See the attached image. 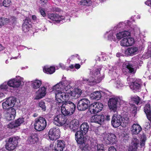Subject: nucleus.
<instances>
[{"instance_id": "nucleus-34", "label": "nucleus", "mask_w": 151, "mask_h": 151, "mask_svg": "<svg viewBox=\"0 0 151 151\" xmlns=\"http://www.w3.org/2000/svg\"><path fill=\"white\" fill-rule=\"evenodd\" d=\"M71 81H65L64 83L65 84V85H63V88H64L65 90L67 92L65 93L68 95L69 93L68 92L71 91L70 89L72 88V86L71 85Z\"/></svg>"}, {"instance_id": "nucleus-7", "label": "nucleus", "mask_w": 151, "mask_h": 151, "mask_svg": "<svg viewBox=\"0 0 151 151\" xmlns=\"http://www.w3.org/2000/svg\"><path fill=\"white\" fill-rule=\"evenodd\" d=\"M23 78H22L19 76H16V78L10 80L7 83H6L8 87L9 86L13 88H17L22 84V82L23 83ZM8 88L7 90H8Z\"/></svg>"}, {"instance_id": "nucleus-14", "label": "nucleus", "mask_w": 151, "mask_h": 151, "mask_svg": "<svg viewBox=\"0 0 151 151\" xmlns=\"http://www.w3.org/2000/svg\"><path fill=\"white\" fill-rule=\"evenodd\" d=\"M4 116L8 120L14 119L15 116L16 112L14 109H11L4 111Z\"/></svg>"}, {"instance_id": "nucleus-28", "label": "nucleus", "mask_w": 151, "mask_h": 151, "mask_svg": "<svg viewBox=\"0 0 151 151\" xmlns=\"http://www.w3.org/2000/svg\"><path fill=\"white\" fill-rule=\"evenodd\" d=\"M131 131L133 134H138L142 130V128L138 124H134L132 126Z\"/></svg>"}, {"instance_id": "nucleus-48", "label": "nucleus", "mask_w": 151, "mask_h": 151, "mask_svg": "<svg viewBox=\"0 0 151 151\" xmlns=\"http://www.w3.org/2000/svg\"><path fill=\"white\" fill-rule=\"evenodd\" d=\"M69 94H70V96L73 97L75 99H76L79 97V96H78L77 93H75L73 90L72 91L68 92Z\"/></svg>"}, {"instance_id": "nucleus-8", "label": "nucleus", "mask_w": 151, "mask_h": 151, "mask_svg": "<svg viewBox=\"0 0 151 151\" xmlns=\"http://www.w3.org/2000/svg\"><path fill=\"white\" fill-rule=\"evenodd\" d=\"M103 105L99 102H95L90 106L89 111L91 114H96L100 112L102 109Z\"/></svg>"}, {"instance_id": "nucleus-5", "label": "nucleus", "mask_w": 151, "mask_h": 151, "mask_svg": "<svg viewBox=\"0 0 151 151\" xmlns=\"http://www.w3.org/2000/svg\"><path fill=\"white\" fill-rule=\"evenodd\" d=\"M47 124V121L45 118L40 116L35 119L34 126L36 130L41 131L45 129Z\"/></svg>"}, {"instance_id": "nucleus-49", "label": "nucleus", "mask_w": 151, "mask_h": 151, "mask_svg": "<svg viewBox=\"0 0 151 151\" xmlns=\"http://www.w3.org/2000/svg\"><path fill=\"white\" fill-rule=\"evenodd\" d=\"M115 84L116 87L118 88L122 87L124 86L123 83L119 80L116 81L115 83Z\"/></svg>"}, {"instance_id": "nucleus-35", "label": "nucleus", "mask_w": 151, "mask_h": 151, "mask_svg": "<svg viewBox=\"0 0 151 151\" xmlns=\"http://www.w3.org/2000/svg\"><path fill=\"white\" fill-rule=\"evenodd\" d=\"M115 35L113 33V31H110L109 32H107L105 34V36H107L108 39L110 40H113L114 41H115L116 40V38L115 37V36L114 35Z\"/></svg>"}, {"instance_id": "nucleus-62", "label": "nucleus", "mask_w": 151, "mask_h": 151, "mask_svg": "<svg viewBox=\"0 0 151 151\" xmlns=\"http://www.w3.org/2000/svg\"><path fill=\"white\" fill-rule=\"evenodd\" d=\"M131 107L132 109H133V110L134 111V113H135V112H136V110H137V108L136 107L135 105L133 104L132 105Z\"/></svg>"}, {"instance_id": "nucleus-41", "label": "nucleus", "mask_w": 151, "mask_h": 151, "mask_svg": "<svg viewBox=\"0 0 151 151\" xmlns=\"http://www.w3.org/2000/svg\"><path fill=\"white\" fill-rule=\"evenodd\" d=\"M146 140V137L144 134H143L141 136L140 145L141 147H144L145 142Z\"/></svg>"}, {"instance_id": "nucleus-30", "label": "nucleus", "mask_w": 151, "mask_h": 151, "mask_svg": "<svg viewBox=\"0 0 151 151\" xmlns=\"http://www.w3.org/2000/svg\"><path fill=\"white\" fill-rule=\"evenodd\" d=\"M131 24L130 21H127L125 23L122 22L119 23L116 27V28H121V29H126V27L127 28L128 26H131Z\"/></svg>"}, {"instance_id": "nucleus-26", "label": "nucleus", "mask_w": 151, "mask_h": 151, "mask_svg": "<svg viewBox=\"0 0 151 151\" xmlns=\"http://www.w3.org/2000/svg\"><path fill=\"white\" fill-rule=\"evenodd\" d=\"M138 48L136 47H132L128 48L125 51V54L127 56H133L137 54Z\"/></svg>"}, {"instance_id": "nucleus-42", "label": "nucleus", "mask_w": 151, "mask_h": 151, "mask_svg": "<svg viewBox=\"0 0 151 151\" xmlns=\"http://www.w3.org/2000/svg\"><path fill=\"white\" fill-rule=\"evenodd\" d=\"M144 111L145 114L151 112L150 106L149 104H146L144 107Z\"/></svg>"}, {"instance_id": "nucleus-43", "label": "nucleus", "mask_w": 151, "mask_h": 151, "mask_svg": "<svg viewBox=\"0 0 151 151\" xmlns=\"http://www.w3.org/2000/svg\"><path fill=\"white\" fill-rule=\"evenodd\" d=\"M38 106L41 108L42 110L45 111L46 110V106L45 102L43 101H41L38 104Z\"/></svg>"}, {"instance_id": "nucleus-50", "label": "nucleus", "mask_w": 151, "mask_h": 151, "mask_svg": "<svg viewBox=\"0 0 151 151\" xmlns=\"http://www.w3.org/2000/svg\"><path fill=\"white\" fill-rule=\"evenodd\" d=\"M121 45L123 46H127V38H124L121 41Z\"/></svg>"}, {"instance_id": "nucleus-27", "label": "nucleus", "mask_w": 151, "mask_h": 151, "mask_svg": "<svg viewBox=\"0 0 151 151\" xmlns=\"http://www.w3.org/2000/svg\"><path fill=\"white\" fill-rule=\"evenodd\" d=\"M8 86L6 83H4L0 86V99L4 98L5 97L4 93H6L8 91Z\"/></svg>"}, {"instance_id": "nucleus-25", "label": "nucleus", "mask_w": 151, "mask_h": 151, "mask_svg": "<svg viewBox=\"0 0 151 151\" xmlns=\"http://www.w3.org/2000/svg\"><path fill=\"white\" fill-rule=\"evenodd\" d=\"M38 140L37 134L34 133L31 134L28 137L27 139V142L30 144H33L36 143Z\"/></svg>"}, {"instance_id": "nucleus-1", "label": "nucleus", "mask_w": 151, "mask_h": 151, "mask_svg": "<svg viewBox=\"0 0 151 151\" xmlns=\"http://www.w3.org/2000/svg\"><path fill=\"white\" fill-rule=\"evenodd\" d=\"M69 96L67 93H58L56 94V106L58 107H60L61 112L65 116L70 115L74 112L76 106L74 103L70 101H68Z\"/></svg>"}, {"instance_id": "nucleus-47", "label": "nucleus", "mask_w": 151, "mask_h": 151, "mask_svg": "<svg viewBox=\"0 0 151 151\" xmlns=\"http://www.w3.org/2000/svg\"><path fill=\"white\" fill-rule=\"evenodd\" d=\"M127 40L128 46L132 45L134 42V40L132 38L129 37L127 38Z\"/></svg>"}, {"instance_id": "nucleus-18", "label": "nucleus", "mask_w": 151, "mask_h": 151, "mask_svg": "<svg viewBox=\"0 0 151 151\" xmlns=\"http://www.w3.org/2000/svg\"><path fill=\"white\" fill-rule=\"evenodd\" d=\"M104 120V117L103 115H95L92 116L90 119V121L92 122H94L101 124Z\"/></svg>"}, {"instance_id": "nucleus-17", "label": "nucleus", "mask_w": 151, "mask_h": 151, "mask_svg": "<svg viewBox=\"0 0 151 151\" xmlns=\"http://www.w3.org/2000/svg\"><path fill=\"white\" fill-rule=\"evenodd\" d=\"M48 18L52 21L59 23L63 20L67 21L65 18L62 16H60L57 14H51L48 15Z\"/></svg>"}, {"instance_id": "nucleus-55", "label": "nucleus", "mask_w": 151, "mask_h": 151, "mask_svg": "<svg viewBox=\"0 0 151 151\" xmlns=\"http://www.w3.org/2000/svg\"><path fill=\"white\" fill-rule=\"evenodd\" d=\"M40 12L41 15L43 17H44L46 16V14L45 13V11L44 10V9H40Z\"/></svg>"}, {"instance_id": "nucleus-6", "label": "nucleus", "mask_w": 151, "mask_h": 151, "mask_svg": "<svg viewBox=\"0 0 151 151\" xmlns=\"http://www.w3.org/2000/svg\"><path fill=\"white\" fill-rule=\"evenodd\" d=\"M19 139L18 136L10 138L6 145V149L9 150H14L17 145Z\"/></svg>"}, {"instance_id": "nucleus-44", "label": "nucleus", "mask_w": 151, "mask_h": 151, "mask_svg": "<svg viewBox=\"0 0 151 151\" xmlns=\"http://www.w3.org/2000/svg\"><path fill=\"white\" fill-rule=\"evenodd\" d=\"M79 147L81 151H90L88 145L87 144L84 146H79Z\"/></svg>"}, {"instance_id": "nucleus-31", "label": "nucleus", "mask_w": 151, "mask_h": 151, "mask_svg": "<svg viewBox=\"0 0 151 151\" xmlns=\"http://www.w3.org/2000/svg\"><path fill=\"white\" fill-rule=\"evenodd\" d=\"M63 85L62 84V82H60L59 83L57 84L56 85L54 86L53 87V90L56 91L55 93V98H56V94L58 93H63L60 91V89L63 88Z\"/></svg>"}, {"instance_id": "nucleus-9", "label": "nucleus", "mask_w": 151, "mask_h": 151, "mask_svg": "<svg viewBox=\"0 0 151 151\" xmlns=\"http://www.w3.org/2000/svg\"><path fill=\"white\" fill-rule=\"evenodd\" d=\"M54 123L59 126H63L65 124H68V122L66 119V117L62 114L57 115L55 117L53 121Z\"/></svg>"}, {"instance_id": "nucleus-10", "label": "nucleus", "mask_w": 151, "mask_h": 151, "mask_svg": "<svg viewBox=\"0 0 151 151\" xmlns=\"http://www.w3.org/2000/svg\"><path fill=\"white\" fill-rule=\"evenodd\" d=\"M16 100L14 97H9L2 104V106L4 109L8 110L12 108L15 105Z\"/></svg>"}, {"instance_id": "nucleus-15", "label": "nucleus", "mask_w": 151, "mask_h": 151, "mask_svg": "<svg viewBox=\"0 0 151 151\" xmlns=\"http://www.w3.org/2000/svg\"><path fill=\"white\" fill-rule=\"evenodd\" d=\"M85 134H82L81 132L77 131L75 134L76 139L79 146L83 145L84 146L86 145V138L84 137Z\"/></svg>"}, {"instance_id": "nucleus-64", "label": "nucleus", "mask_w": 151, "mask_h": 151, "mask_svg": "<svg viewBox=\"0 0 151 151\" xmlns=\"http://www.w3.org/2000/svg\"><path fill=\"white\" fill-rule=\"evenodd\" d=\"M60 66V67L63 70L65 69L66 70V68L65 67V66L62 63H60L59 64Z\"/></svg>"}, {"instance_id": "nucleus-63", "label": "nucleus", "mask_w": 151, "mask_h": 151, "mask_svg": "<svg viewBox=\"0 0 151 151\" xmlns=\"http://www.w3.org/2000/svg\"><path fill=\"white\" fill-rule=\"evenodd\" d=\"M74 65L75 68L77 69H79L81 67V65L79 64H76Z\"/></svg>"}, {"instance_id": "nucleus-24", "label": "nucleus", "mask_w": 151, "mask_h": 151, "mask_svg": "<svg viewBox=\"0 0 151 151\" xmlns=\"http://www.w3.org/2000/svg\"><path fill=\"white\" fill-rule=\"evenodd\" d=\"M69 127L72 131L75 132L79 127V122L77 119H74L71 121L69 124Z\"/></svg>"}, {"instance_id": "nucleus-13", "label": "nucleus", "mask_w": 151, "mask_h": 151, "mask_svg": "<svg viewBox=\"0 0 151 151\" xmlns=\"http://www.w3.org/2000/svg\"><path fill=\"white\" fill-rule=\"evenodd\" d=\"M104 139L108 144H113L116 142V137L114 134L108 133L104 134Z\"/></svg>"}, {"instance_id": "nucleus-39", "label": "nucleus", "mask_w": 151, "mask_h": 151, "mask_svg": "<svg viewBox=\"0 0 151 151\" xmlns=\"http://www.w3.org/2000/svg\"><path fill=\"white\" fill-rule=\"evenodd\" d=\"M92 1L91 0H81L79 3L80 5L89 6L91 4Z\"/></svg>"}, {"instance_id": "nucleus-33", "label": "nucleus", "mask_w": 151, "mask_h": 151, "mask_svg": "<svg viewBox=\"0 0 151 151\" xmlns=\"http://www.w3.org/2000/svg\"><path fill=\"white\" fill-rule=\"evenodd\" d=\"M127 27V28L126 27V29H124L126 30L122 32L123 37L129 36L130 35V32L132 31V30H136L135 28H132L130 26H128Z\"/></svg>"}, {"instance_id": "nucleus-32", "label": "nucleus", "mask_w": 151, "mask_h": 151, "mask_svg": "<svg viewBox=\"0 0 151 151\" xmlns=\"http://www.w3.org/2000/svg\"><path fill=\"white\" fill-rule=\"evenodd\" d=\"M42 84V81L36 79L31 82L32 87L35 89L39 88Z\"/></svg>"}, {"instance_id": "nucleus-12", "label": "nucleus", "mask_w": 151, "mask_h": 151, "mask_svg": "<svg viewBox=\"0 0 151 151\" xmlns=\"http://www.w3.org/2000/svg\"><path fill=\"white\" fill-rule=\"evenodd\" d=\"M60 129L58 127L51 128L48 133L50 139L54 140L58 139L60 137Z\"/></svg>"}, {"instance_id": "nucleus-29", "label": "nucleus", "mask_w": 151, "mask_h": 151, "mask_svg": "<svg viewBox=\"0 0 151 151\" xmlns=\"http://www.w3.org/2000/svg\"><path fill=\"white\" fill-rule=\"evenodd\" d=\"M89 127L87 123L84 122L82 123L80 127V131L82 134L85 135L88 131Z\"/></svg>"}, {"instance_id": "nucleus-45", "label": "nucleus", "mask_w": 151, "mask_h": 151, "mask_svg": "<svg viewBox=\"0 0 151 151\" xmlns=\"http://www.w3.org/2000/svg\"><path fill=\"white\" fill-rule=\"evenodd\" d=\"M96 151H104V148L102 145L98 144L95 146Z\"/></svg>"}, {"instance_id": "nucleus-60", "label": "nucleus", "mask_w": 151, "mask_h": 151, "mask_svg": "<svg viewBox=\"0 0 151 151\" xmlns=\"http://www.w3.org/2000/svg\"><path fill=\"white\" fill-rule=\"evenodd\" d=\"M145 3L146 5L151 6V0H147Z\"/></svg>"}, {"instance_id": "nucleus-58", "label": "nucleus", "mask_w": 151, "mask_h": 151, "mask_svg": "<svg viewBox=\"0 0 151 151\" xmlns=\"http://www.w3.org/2000/svg\"><path fill=\"white\" fill-rule=\"evenodd\" d=\"M108 151H116V150L114 146H112L109 148Z\"/></svg>"}, {"instance_id": "nucleus-4", "label": "nucleus", "mask_w": 151, "mask_h": 151, "mask_svg": "<svg viewBox=\"0 0 151 151\" xmlns=\"http://www.w3.org/2000/svg\"><path fill=\"white\" fill-rule=\"evenodd\" d=\"M101 70V67H98L95 68V69L91 72L90 78L93 81L95 82V84L99 83L104 78V74H101L100 71Z\"/></svg>"}, {"instance_id": "nucleus-22", "label": "nucleus", "mask_w": 151, "mask_h": 151, "mask_svg": "<svg viewBox=\"0 0 151 151\" xmlns=\"http://www.w3.org/2000/svg\"><path fill=\"white\" fill-rule=\"evenodd\" d=\"M65 145L63 140H58L55 145V151H63Z\"/></svg>"}, {"instance_id": "nucleus-20", "label": "nucleus", "mask_w": 151, "mask_h": 151, "mask_svg": "<svg viewBox=\"0 0 151 151\" xmlns=\"http://www.w3.org/2000/svg\"><path fill=\"white\" fill-rule=\"evenodd\" d=\"M141 85L139 81H137L132 82L130 86V88L134 93L139 92L141 88Z\"/></svg>"}, {"instance_id": "nucleus-3", "label": "nucleus", "mask_w": 151, "mask_h": 151, "mask_svg": "<svg viewBox=\"0 0 151 151\" xmlns=\"http://www.w3.org/2000/svg\"><path fill=\"white\" fill-rule=\"evenodd\" d=\"M136 70V67L133 61H127L123 64L122 69V72L127 76H129L131 74H135Z\"/></svg>"}, {"instance_id": "nucleus-19", "label": "nucleus", "mask_w": 151, "mask_h": 151, "mask_svg": "<svg viewBox=\"0 0 151 151\" xmlns=\"http://www.w3.org/2000/svg\"><path fill=\"white\" fill-rule=\"evenodd\" d=\"M46 88L44 86L40 88L36 92L35 99H39L45 96L46 93Z\"/></svg>"}, {"instance_id": "nucleus-54", "label": "nucleus", "mask_w": 151, "mask_h": 151, "mask_svg": "<svg viewBox=\"0 0 151 151\" xmlns=\"http://www.w3.org/2000/svg\"><path fill=\"white\" fill-rule=\"evenodd\" d=\"M116 35V37L118 39L120 40L123 37L122 32H120Z\"/></svg>"}, {"instance_id": "nucleus-57", "label": "nucleus", "mask_w": 151, "mask_h": 151, "mask_svg": "<svg viewBox=\"0 0 151 151\" xmlns=\"http://www.w3.org/2000/svg\"><path fill=\"white\" fill-rule=\"evenodd\" d=\"M148 119L151 122V112L146 114Z\"/></svg>"}, {"instance_id": "nucleus-59", "label": "nucleus", "mask_w": 151, "mask_h": 151, "mask_svg": "<svg viewBox=\"0 0 151 151\" xmlns=\"http://www.w3.org/2000/svg\"><path fill=\"white\" fill-rule=\"evenodd\" d=\"M41 4L43 5L47 4V0H40Z\"/></svg>"}, {"instance_id": "nucleus-23", "label": "nucleus", "mask_w": 151, "mask_h": 151, "mask_svg": "<svg viewBox=\"0 0 151 151\" xmlns=\"http://www.w3.org/2000/svg\"><path fill=\"white\" fill-rule=\"evenodd\" d=\"M139 144V140L137 138L133 137L132 140L131 145L130 146L129 150L130 151H136L138 148V145Z\"/></svg>"}, {"instance_id": "nucleus-46", "label": "nucleus", "mask_w": 151, "mask_h": 151, "mask_svg": "<svg viewBox=\"0 0 151 151\" xmlns=\"http://www.w3.org/2000/svg\"><path fill=\"white\" fill-rule=\"evenodd\" d=\"M131 98L132 101L137 104H138L140 99L139 97L137 96H135L134 97H131Z\"/></svg>"}, {"instance_id": "nucleus-16", "label": "nucleus", "mask_w": 151, "mask_h": 151, "mask_svg": "<svg viewBox=\"0 0 151 151\" xmlns=\"http://www.w3.org/2000/svg\"><path fill=\"white\" fill-rule=\"evenodd\" d=\"M122 122V119L121 116L115 115L113 116L111 123L113 127L116 128L121 125Z\"/></svg>"}, {"instance_id": "nucleus-21", "label": "nucleus", "mask_w": 151, "mask_h": 151, "mask_svg": "<svg viewBox=\"0 0 151 151\" xmlns=\"http://www.w3.org/2000/svg\"><path fill=\"white\" fill-rule=\"evenodd\" d=\"M24 122V119L23 118H19L15 122H12L8 124L7 125V127L10 129L17 127L23 123Z\"/></svg>"}, {"instance_id": "nucleus-61", "label": "nucleus", "mask_w": 151, "mask_h": 151, "mask_svg": "<svg viewBox=\"0 0 151 151\" xmlns=\"http://www.w3.org/2000/svg\"><path fill=\"white\" fill-rule=\"evenodd\" d=\"M74 67V65L72 64L71 65H70L68 67L66 68V70H69V68L70 69H73Z\"/></svg>"}, {"instance_id": "nucleus-36", "label": "nucleus", "mask_w": 151, "mask_h": 151, "mask_svg": "<svg viewBox=\"0 0 151 151\" xmlns=\"http://www.w3.org/2000/svg\"><path fill=\"white\" fill-rule=\"evenodd\" d=\"M101 96L99 91H96L92 93L90 95V97L92 99L99 100L101 97Z\"/></svg>"}, {"instance_id": "nucleus-38", "label": "nucleus", "mask_w": 151, "mask_h": 151, "mask_svg": "<svg viewBox=\"0 0 151 151\" xmlns=\"http://www.w3.org/2000/svg\"><path fill=\"white\" fill-rule=\"evenodd\" d=\"M44 71L47 74H52L55 71V68L53 67H51L49 68H47L45 67L43 69Z\"/></svg>"}, {"instance_id": "nucleus-37", "label": "nucleus", "mask_w": 151, "mask_h": 151, "mask_svg": "<svg viewBox=\"0 0 151 151\" xmlns=\"http://www.w3.org/2000/svg\"><path fill=\"white\" fill-rule=\"evenodd\" d=\"M83 84H88L91 86H93L95 84V82L94 81H93L92 79L90 77L89 79H87L86 78H83Z\"/></svg>"}, {"instance_id": "nucleus-2", "label": "nucleus", "mask_w": 151, "mask_h": 151, "mask_svg": "<svg viewBox=\"0 0 151 151\" xmlns=\"http://www.w3.org/2000/svg\"><path fill=\"white\" fill-rule=\"evenodd\" d=\"M124 103L125 101L122 99V97L113 96L109 99L108 102V106L111 111L115 112L119 107L118 103L121 105Z\"/></svg>"}, {"instance_id": "nucleus-40", "label": "nucleus", "mask_w": 151, "mask_h": 151, "mask_svg": "<svg viewBox=\"0 0 151 151\" xmlns=\"http://www.w3.org/2000/svg\"><path fill=\"white\" fill-rule=\"evenodd\" d=\"M9 22V19L7 18H0V28L3 25L6 24Z\"/></svg>"}, {"instance_id": "nucleus-51", "label": "nucleus", "mask_w": 151, "mask_h": 151, "mask_svg": "<svg viewBox=\"0 0 151 151\" xmlns=\"http://www.w3.org/2000/svg\"><path fill=\"white\" fill-rule=\"evenodd\" d=\"M73 91H75V93H77L78 95L79 96V97L81 96L82 93V90L79 88H75Z\"/></svg>"}, {"instance_id": "nucleus-53", "label": "nucleus", "mask_w": 151, "mask_h": 151, "mask_svg": "<svg viewBox=\"0 0 151 151\" xmlns=\"http://www.w3.org/2000/svg\"><path fill=\"white\" fill-rule=\"evenodd\" d=\"M30 27V26L23 25L22 27L23 31L25 33L28 32Z\"/></svg>"}, {"instance_id": "nucleus-56", "label": "nucleus", "mask_w": 151, "mask_h": 151, "mask_svg": "<svg viewBox=\"0 0 151 151\" xmlns=\"http://www.w3.org/2000/svg\"><path fill=\"white\" fill-rule=\"evenodd\" d=\"M23 25H25L28 26H30V24L28 22V20L27 19H25Z\"/></svg>"}, {"instance_id": "nucleus-11", "label": "nucleus", "mask_w": 151, "mask_h": 151, "mask_svg": "<svg viewBox=\"0 0 151 151\" xmlns=\"http://www.w3.org/2000/svg\"><path fill=\"white\" fill-rule=\"evenodd\" d=\"M90 101L87 99L83 98L80 100L78 102L77 108L80 111L85 110L90 107Z\"/></svg>"}, {"instance_id": "nucleus-52", "label": "nucleus", "mask_w": 151, "mask_h": 151, "mask_svg": "<svg viewBox=\"0 0 151 151\" xmlns=\"http://www.w3.org/2000/svg\"><path fill=\"white\" fill-rule=\"evenodd\" d=\"M11 0H4L3 2V5L5 7H7L10 6L11 4Z\"/></svg>"}]
</instances>
